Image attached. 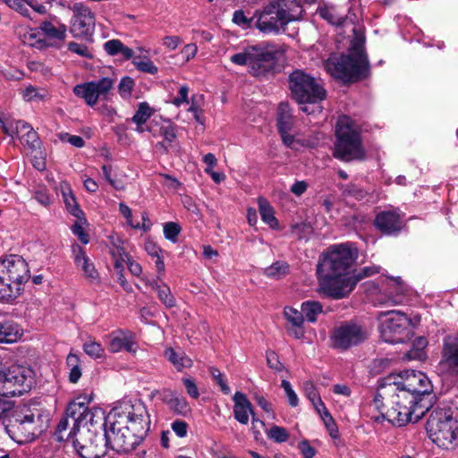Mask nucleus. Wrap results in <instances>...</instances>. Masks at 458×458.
Returning <instances> with one entry per match:
<instances>
[{
    "mask_svg": "<svg viewBox=\"0 0 458 458\" xmlns=\"http://www.w3.org/2000/svg\"><path fill=\"white\" fill-rule=\"evenodd\" d=\"M429 438L439 447L454 448L458 445V420L454 418L449 407H437L427 421Z\"/></svg>",
    "mask_w": 458,
    "mask_h": 458,
    "instance_id": "6e6552de",
    "label": "nucleus"
},
{
    "mask_svg": "<svg viewBox=\"0 0 458 458\" xmlns=\"http://www.w3.org/2000/svg\"><path fill=\"white\" fill-rule=\"evenodd\" d=\"M119 210L123 216L126 219L127 225H130L131 228L140 229L143 230L144 232L149 230V224L147 225L145 223L133 222L131 209L124 203H121L119 205Z\"/></svg>",
    "mask_w": 458,
    "mask_h": 458,
    "instance_id": "de8ad7c7",
    "label": "nucleus"
},
{
    "mask_svg": "<svg viewBox=\"0 0 458 458\" xmlns=\"http://www.w3.org/2000/svg\"><path fill=\"white\" fill-rule=\"evenodd\" d=\"M73 91L76 96L84 98L86 103L91 106L97 103L99 98L94 88V82L90 81L75 86Z\"/></svg>",
    "mask_w": 458,
    "mask_h": 458,
    "instance_id": "58836bf2",
    "label": "nucleus"
},
{
    "mask_svg": "<svg viewBox=\"0 0 458 458\" xmlns=\"http://www.w3.org/2000/svg\"><path fill=\"white\" fill-rule=\"evenodd\" d=\"M293 4L289 0H272L261 11H256L255 27L264 34H278L281 28L295 20L291 13Z\"/></svg>",
    "mask_w": 458,
    "mask_h": 458,
    "instance_id": "1a4fd4ad",
    "label": "nucleus"
},
{
    "mask_svg": "<svg viewBox=\"0 0 458 458\" xmlns=\"http://www.w3.org/2000/svg\"><path fill=\"white\" fill-rule=\"evenodd\" d=\"M150 117L151 116H132L129 122L136 125V131L139 132L148 131L154 135L160 133L163 134L165 139L168 141H172L175 138V132L172 127H159L157 123L153 124V122L148 121Z\"/></svg>",
    "mask_w": 458,
    "mask_h": 458,
    "instance_id": "393cba45",
    "label": "nucleus"
},
{
    "mask_svg": "<svg viewBox=\"0 0 458 458\" xmlns=\"http://www.w3.org/2000/svg\"><path fill=\"white\" fill-rule=\"evenodd\" d=\"M68 51L74 53L81 57L87 58V59H93L94 55L89 50V48L84 45L80 44L74 41L69 42L67 45Z\"/></svg>",
    "mask_w": 458,
    "mask_h": 458,
    "instance_id": "603ef678",
    "label": "nucleus"
},
{
    "mask_svg": "<svg viewBox=\"0 0 458 458\" xmlns=\"http://www.w3.org/2000/svg\"><path fill=\"white\" fill-rule=\"evenodd\" d=\"M409 326L410 319L403 313L391 310L381 319L380 336L386 343H403L409 337Z\"/></svg>",
    "mask_w": 458,
    "mask_h": 458,
    "instance_id": "ddd939ff",
    "label": "nucleus"
},
{
    "mask_svg": "<svg viewBox=\"0 0 458 458\" xmlns=\"http://www.w3.org/2000/svg\"><path fill=\"white\" fill-rule=\"evenodd\" d=\"M135 81L130 76H124L118 84V92L123 98L131 97Z\"/></svg>",
    "mask_w": 458,
    "mask_h": 458,
    "instance_id": "864d4df0",
    "label": "nucleus"
},
{
    "mask_svg": "<svg viewBox=\"0 0 458 458\" xmlns=\"http://www.w3.org/2000/svg\"><path fill=\"white\" fill-rule=\"evenodd\" d=\"M75 400H79V404L82 406L84 410L81 416H80V424L81 426H87L88 424L94 425L98 421L95 420L96 418L102 420L104 418V411L100 408H95L89 410L88 403L90 399L87 396H80Z\"/></svg>",
    "mask_w": 458,
    "mask_h": 458,
    "instance_id": "473e14b6",
    "label": "nucleus"
},
{
    "mask_svg": "<svg viewBox=\"0 0 458 458\" xmlns=\"http://www.w3.org/2000/svg\"><path fill=\"white\" fill-rule=\"evenodd\" d=\"M407 292V285L403 284L401 277H387L386 278V288L385 293L386 295V301H389L394 305L399 304L403 301V296Z\"/></svg>",
    "mask_w": 458,
    "mask_h": 458,
    "instance_id": "cd10ccee",
    "label": "nucleus"
},
{
    "mask_svg": "<svg viewBox=\"0 0 458 458\" xmlns=\"http://www.w3.org/2000/svg\"><path fill=\"white\" fill-rule=\"evenodd\" d=\"M171 428L173 431L179 437H184L187 435L188 431V424L181 420H174Z\"/></svg>",
    "mask_w": 458,
    "mask_h": 458,
    "instance_id": "69168bd1",
    "label": "nucleus"
},
{
    "mask_svg": "<svg viewBox=\"0 0 458 458\" xmlns=\"http://www.w3.org/2000/svg\"><path fill=\"white\" fill-rule=\"evenodd\" d=\"M428 345L426 337H417L412 343V348L407 352L408 360H423L426 357L425 348Z\"/></svg>",
    "mask_w": 458,
    "mask_h": 458,
    "instance_id": "37998d69",
    "label": "nucleus"
},
{
    "mask_svg": "<svg viewBox=\"0 0 458 458\" xmlns=\"http://www.w3.org/2000/svg\"><path fill=\"white\" fill-rule=\"evenodd\" d=\"M439 365L448 373L458 375V332L444 338Z\"/></svg>",
    "mask_w": 458,
    "mask_h": 458,
    "instance_id": "6ab92c4d",
    "label": "nucleus"
},
{
    "mask_svg": "<svg viewBox=\"0 0 458 458\" xmlns=\"http://www.w3.org/2000/svg\"><path fill=\"white\" fill-rule=\"evenodd\" d=\"M36 200L43 206H49L51 204V198L48 191L45 187H41L35 191Z\"/></svg>",
    "mask_w": 458,
    "mask_h": 458,
    "instance_id": "e2e57ef3",
    "label": "nucleus"
},
{
    "mask_svg": "<svg viewBox=\"0 0 458 458\" xmlns=\"http://www.w3.org/2000/svg\"><path fill=\"white\" fill-rule=\"evenodd\" d=\"M233 401L234 403V419L242 425L248 424L250 414H253V408L251 403L242 392H236L233 396Z\"/></svg>",
    "mask_w": 458,
    "mask_h": 458,
    "instance_id": "a878e982",
    "label": "nucleus"
},
{
    "mask_svg": "<svg viewBox=\"0 0 458 458\" xmlns=\"http://www.w3.org/2000/svg\"><path fill=\"white\" fill-rule=\"evenodd\" d=\"M66 364L70 368L69 381L71 383H77L82 374L79 356L74 353H69L66 358Z\"/></svg>",
    "mask_w": 458,
    "mask_h": 458,
    "instance_id": "a19ab883",
    "label": "nucleus"
},
{
    "mask_svg": "<svg viewBox=\"0 0 458 458\" xmlns=\"http://www.w3.org/2000/svg\"><path fill=\"white\" fill-rule=\"evenodd\" d=\"M344 193L352 196L357 199H362L367 194L364 190L352 183L346 185Z\"/></svg>",
    "mask_w": 458,
    "mask_h": 458,
    "instance_id": "338daca9",
    "label": "nucleus"
},
{
    "mask_svg": "<svg viewBox=\"0 0 458 458\" xmlns=\"http://www.w3.org/2000/svg\"><path fill=\"white\" fill-rule=\"evenodd\" d=\"M33 372L30 368L0 364V396L4 399L21 395L31 388Z\"/></svg>",
    "mask_w": 458,
    "mask_h": 458,
    "instance_id": "9d476101",
    "label": "nucleus"
},
{
    "mask_svg": "<svg viewBox=\"0 0 458 458\" xmlns=\"http://www.w3.org/2000/svg\"><path fill=\"white\" fill-rule=\"evenodd\" d=\"M302 388H303L304 394L310 400V403L320 398V395H319L315 385L312 382H310V381L304 382Z\"/></svg>",
    "mask_w": 458,
    "mask_h": 458,
    "instance_id": "680f3d73",
    "label": "nucleus"
},
{
    "mask_svg": "<svg viewBox=\"0 0 458 458\" xmlns=\"http://www.w3.org/2000/svg\"><path fill=\"white\" fill-rule=\"evenodd\" d=\"M289 273V266L284 261H276L264 269V275L273 279H280Z\"/></svg>",
    "mask_w": 458,
    "mask_h": 458,
    "instance_id": "a18cd8bd",
    "label": "nucleus"
},
{
    "mask_svg": "<svg viewBox=\"0 0 458 458\" xmlns=\"http://www.w3.org/2000/svg\"><path fill=\"white\" fill-rule=\"evenodd\" d=\"M84 225H87V222L83 223V221L78 219V221L75 222L74 225H72L71 230L72 233L75 236H77V238L81 241V243L88 244L89 242V236L83 228Z\"/></svg>",
    "mask_w": 458,
    "mask_h": 458,
    "instance_id": "13d9d810",
    "label": "nucleus"
},
{
    "mask_svg": "<svg viewBox=\"0 0 458 458\" xmlns=\"http://www.w3.org/2000/svg\"><path fill=\"white\" fill-rule=\"evenodd\" d=\"M104 50L109 55L114 56L119 54L124 60L133 58L134 52L131 48L125 46L120 39H110L104 44Z\"/></svg>",
    "mask_w": 458,
    "mask_h": 458,
    "instance_id": "e433bc0d",
    "label": "nucleus"
},
{
    "mask_svg": "<svg viewBox=\"0 0 458 458\" xmlns=\"http://www.w3.org/2000/svg\"><path fill=\"white\" fill-rule=\"evenodd\" d=\"M114 245V249L110 250V253L114 259V266L116 269L117 273L120 271L123 272V265L128 263L129 255L124 251V250L114 242H112Z\"/></svg>",
    "mask_w": 458,
    "mask_h": 458,
    "instance_id": "c03bdc74",
    "label": "nucleus"
},
{
    "mask_svg": "<svg viewBox=\"0 0 458 458\" xmlns=\"http://www.w3.org/2000/svg\"><path fill=\"white\" fill-rule=\"evenodd\" d=\"M291 97L298 104L304 105L301 109L307 114H321L320 105L327 98V90L315 77L301 69L293 70L288 77Z\"/></svg>",
    "mask_w": 458,
    "mask_h": 458,
    "instance_id": "423d86ee",
    "label": "nucleus"
},
{
    "mask_svg": "<svg viewBox=\"0 0 458 458\" xmlns=\"http://www.w3.org/2000/svg\"><path fill=\"white\" fill-rule=\"evenodd\" d=\"M368 329L353 321L344 322L334 327L329 339L332 348L345 352L363 344L369 338Z\"/></svg>",
    "mask_w": 458,
    "mask_h": 458,
    "instance_id": "f8f14e48",
    "label": "nucleus"
},
{
    "mask_svg": "<svg viewBox=\"0 0 458 458\" xmlns=\"http://www.w3.org/2000/svg\"><path fill=\"white\" fill-rule=\"evenodd\" d=\"M369 58H361L352 54H341L334 63L332 75L344 84L364 81L369 76Z\"/></svg>",
    "mask_w": 458,
    "mask_h": 458,
    "instance_id": "9b49d317",
    "label": "nucleus"
},
{
    "mask_svg": "<svg viewBox=\"0 0 458 458\" xmlns=\"http://www.w3.org/2000/svg\"><path fill=\"white\" fill-rule=\"evenodd\" d=\"M164 356L177 371L190 369L193 365V360L180 349L176 350L172 347H166L164 351Z\"/></svg>",
    "mask_w": 458,
    "mask_h": 458,
    "instance_id": "2f4dec72",
    "label": "nucleus"
},
{
    "mask_svg": "<svg viewBox=\"0 0 458 458\" xmlns=\"http://www.w3.org/2000/svg\"><path fill=\"white\" fill-rule=\"evenodd\" d=\"M23 335L22 328L14 321H0V344H13Z\"/></svg>",
    "mask_w": 458,
    "mask_h": 458,
    "instance_id": "7c9ffc66",
    "label": "nucleus"
},
{
    "mask_svg": "<svg viewBox=\"0 0 458 458\" xmlns=\"http://www.w3.org/2000/svg\"><path fill=\"white\" fill-rule=\"evenodd\" d=\"M21 295L19 288L11 283L5 275L0 274V301L4 303H12Z\"/></svg>",
    "mask_w": 458,
    "mask_h": 458,
    "instance_id": "c9c22d12",
    "label": "nucleus"
},
{
    "mask_svg": "<svg viewBox=\"0 0 458 458\" xmlns=\"http://www.w3.org/2000/svg\"><path fill=\"white\" fill-rule=\"evenodd\" d=\"M98 442L102 443L100 437H95L94 440H90L89 444L86 445H81L77 439L72 440L74 448L82 458H101L104 455V445H98Z\"/></svg>",
    "mask_w": 458,
    "mask_h": 458,
    "instance_id": "c756f323",
    "label": "nucleus"
},
{
    "mask_svg": "<svg viewBox=\"0 0 458 458\" xmlns=\"http://www.w3.org/2000/svg\"><path fill=\"white\" fill-rule=\"evenodd\" d=\"M259 209L261 219L264 223L267 224L271 228L277 226V220L275 216L274 208L267 199L263 198L259 199Z\"/></svg>",
    "mask_w": 458,
    "mask_h": 458,
    "instance_id": "ea45409f",
    "label": "nucleus"
},
{
    "mask_svg": "<svg viewBox=\"0 0 458 458\" xmlns=\"http://www.w3.org/2000/svg\"><path fill=\"white\" fill-rule=\"evenodd\" d=\"M73 15L70 22V32L74 38L91 35L95 28V14L86 5L77 3L72 7Z\"/></svg>",
    "mask_w": 458,
    "mask_h": 458,
    "instance_id": "dca6fc26",
    "label": "nucleus"
},
{
    "mask_svg": "<svg viewBox=\"0 0 458 458\" xmlns=\"http://www.w3.org/2000/svg\"><path fill=\"white\" fill-rule=\"evenodd\" d=\"M232 63L247 66L248 72L254 77L273 74L278 62V51L274 44L261 42L247 46L240 53L230 57Z\"/></svg>",
    "mask_w": 458,
    "mask_h": 458,
    "instance_id": "0eeeda50",
    "label": "nucleus"
},
{
    "mask_svg": "<svg viewBox=\"0 0 458 458\" xmlns=\"http://www.w3.org/2000/svg\"><path fill=\"white\" fill-rule=\"evenodd\" d=\"M181 232V227L178 224L174 222H169L164 225V234L165 237L173 242H175L177 241V237Z\"/></svg>",
    "mask_w": 458,
    "mask_h": 458,
    "instance_id": "bf43d9fd",
    "label": "nucleus"
},
{
    "mask_svg": "<svg viewBox=\"0 0 458 458\" xmlns=\"http://www.w3.org/2000/svg\"><path fill=\"white\" fill-rule=\"evenodd\" d=\"M72 259L77 268L83 272L84 276L92 283L99 280V275L94 263L86 254L85 250L78 243L72 245Z\"/></svg>",
    "mask_w": 458,
    "mask_h": 458,
    "instance_id": "4be33fe9",
    "label": "nucleus"
},
{
    "mask_svg": "<svg viewBox=\"0 0 458 458\" xmlns=\"http://www.w3.org/2000/svg\"><path fill=\"white\" fill-rule=\"evenodd\" d=\"M400 380L393 377L392 383L398 386L394 403L401 405L402 410L389 408L384 413L393 425L402 427L409 422H417L428 411L430 401L427 400L432 393L429 378L421 371L406 370L398 376Z\"/></svg>",
    "mask_w": 458,
    "mask_h": 458,
    "instance_id": "f03ea898",
    "label": "nucleus"
},
{
    "mask_svg": "<svg viewBox=\"0 0 458 458\" xmlns=\"http://www.w3.org/2000/svg\"><path fill=\"white\" fill-rule=\"evenodd\" d=\"M0 274L5 275L11 279V283L15 284V288H19L21 294L24 284L30 277L27 262L18 255H10L4 259H0Z\"/></svg>",
    "mask_w": 458,
    "mask_h": 458,
    "instance_id": "4468645a",
    "label": "nucleus"
},
{
    "mask_svg": "<svg viewBox=\"0 0 458 458\" xmlns=\"http://www.w3.org/2000/svg\"><path fill=\"white\" fill-rule=\"evenodd\" d=\"M361 126L352 116H339L335 127L333 156L343 162L364 161L367 157Z\"/></svg>",
    "mask_w": 458,
    "mask_h": 458,
    "instance_id": "39448f33",
    "label": "nucleus"
},
{
    "mask_svg": "<svg viewBox=\"0 0 458 458\" xmlns=\"http://www.w3.org/2000/svg\"><path fill=\"white\" fill-rule=\"evenodd\" d=\"M104 427L105 445L116 453H129L147 436L150 418L140 400H123L105 417Z\"/></svg>",
    "mask_w": 458,
    "mask_h": 458,
    "instance_id": "f257e3e1",
    "label": "nucleus"
},
{
    "mask_svg": "<svg viewBox=\"0 0 458 458\" xmlns=\"http://www.w3.org/2000/svg\"><path fill=\"white\" fill-rule=\"evenodd\" d=\"M393 377L385 378L382 383L379 384L377 394L373 400V404L377 410L379 411L382 417L386 419L385 412L389 408H397L402 410L401 405H397L394 400L397 396L398 386L392 383Z\"/></svg>",
    "mask_w": 458,
    "mask_h": 458,
    "instance_id": "f3484780",
    "label": "nucleus"
},
{
    "mask_svg": "<svg viewBox=\"0 0 458 458\" xmlns=\"http://www.w3.org/2000/svg\"><path fill=\"white\" fill-rule=\"evenodd\" d=\"M141 281L144 282L146 286L150 287L157 293L158 300L165 308L171 309L176 306V299L172 293L169 285L160 276H156L152 279L142 277Z\"/></svg>",
    "mask_w": 458,
    "mask_h": 458,
    "instance_id": "5701e85b",
    "label": "nucleus"
},
{
    "mask_svg": "<svg viewBox=\"0 0 458 458\" xmlns=\"http://www.w3.org/2000/svg\"><path fill=\"white\" fill-rule=\"evenodd\" d=\"M59 190L68 212L77 219L86 223L84 212L80 208L70 183L66 181L61 182L59 184Z\"/></svg>",
    "mask_w": 458,
    "mask_h": 458,
    "instance_id": "bb28decb",
    "label": "nucleus"
},
{
    "mask_svg": "<svg viewBox=\"0 0 458 458\" xmlns=\"http://www.w3.org/2000/svg\"><path fill=\"white\" fill-rule=\"evenodd\" d=\"M323 307L320 302L316 301H304L301 304V312L309 322H315L318 315L321 314Z\"/></svg>",
    "mask_w": 458,
    "mask_h": 458,
    "instance_id": "79ce46f5",
    "label": "nucleus"
},
{
    "mask_svg": "<svg viewBox=\"0 0 458 458\" xmlns=\"http://www.w3.org/2000/svg\"><path fill=\"white\" fill-rule=\"evenodd\" d=\"M11 9L18 12L24 17L30 16V10L26 6L27 0H0Z\"/></svg>",
    "mask_w": 458,
    "mask_h": 458,
    "instance_id": "6e6d98bb",
    "label": "nucleus"
},
{
    "mask_svg": "<svg viewBox=\"0 0 458 458\" xmlns=\"http://www.w3.org/2000/svg\"><path fill=\"white\" fill-rule=\"evenodd\" d=\"M49 412L38 405L23 404L11 413L6 431L17 442H28L41 435L48 428Z\"/></svg>",
    "mask_w": 458,
    "mask_h": 458,
    "instance_id": "20e7f679",
    "label": "nucleus"
},
{
    "mask_svg": "<svg viewBox=\"0 0 458 458\" xmlns=\"http://www.w3.org/2000/svg\"><path fill=\"white\" fill-rule=\"evenodd\" d=\"M374 223L381 233L387 235L398 233L404 225L402 214L397 208H390L377 213Z\"/></svg>",
    "mask_w": 458,
    "mask_h": 458,
    "instance_id": "a211bd4d",
    "label": "nucleus"
},
{
    "mask_svg": "<svg viewBox=\"0 0 458 458\" xmlns=\"http://www.w3.org/2000/svg\"><path fill=\"white\" fill-rule=\"evenodd\" d=\"M267 437L276 443H284L289 437L288 430L283 427L273 425L269 429H266Z\"/></svg>",
    "mask_w": 458,
    "mask_h": 458,
    "instance_id": "49530a36",
    "label": "nucleus"
},
{
    "mask_svg": "<svg viewBox=\"0 0 458 458\" xmlns=\"http://www.w3.org/2000/svg\"><path fill=\"white\" fill-rule=\"evenodd\" d=\"M83 411L82 406L79 404V400L70 403L65 416L61 419L55 430L58 441L74 440L73 437L81 428L80 416Z\"/></svg>",
    "mask_w": 458,
    "mask_h": 458,
    "instance_id": "2eb2a0df",
    "label": "nucleus"
},
{
    "mask_svg": "<svg viewBox=\"0 0 458 458\" xmlns=\"http://www.w3.org/2000/svg\"><path fill=\"white\" fill-rule=\"evenodd\" d=\"M357 258L358 250L351 242L328 248L317 268L321 293L335 300L347 296L355 287L350 269Z\"/></svg>",
    "mask_w": 458,
    "mask_h": 458,
    "instance_id": "7ed1b4c3",
    "label": "nucleus"
},
{
    "mask_svg": "<svg viewBox=\"0 0 458 458\" xmlns=\"http://www.w3.org/2000/svg\"><path fill=\"white\" fill-rule=\"evenodd\" d=\"M132 64L137 68V70L141 72L154 75L158 72L157 67L149 58L140 60V57H134L132 59Z\"/></svg>",
    "mask_w": 458,
    "mask_h": 458,
    "instance_id": "8fccbe9b",
    "label": "nucleus"
},
{
    "mask_svg": "<svg viewBox=\"0 0 458 458\" xmlns=\"http://www.w3.org/2000/svg\"><path fill=\"white\" fill-rule=\"evenodd\" d=\"M381 267L376 265L367 266L362 267L360 271H358L356 274L352 276V278L353 281H355V284L360 281L361 279H364L366 277H369L371 276H374L376 274L380 273Z\"/></svg>",
    "mask_w": 458,
    "mask_h": 458,
    "instance_id": "5fc2aeb1",
    "label": "nucleus"
},
{
    "mask_svg": "<svg viewBox=\"0 0 458 458\" xmlns=\"http://www.w3.org/2000/svg\"><path fill=\"white\" fill-rule=\"evenodd\" d=\"M352 34V38L346 54H352L361 58H369L365 50L366 37L364 31L354 27Z\"/></svg>",
    "mask_w": 458,
    "mask_h": 458,
    "instance_id": "f704fd0d",
    "label": "nucleus"
},
{
    "mask_svg": "<svg viewBox=\"0 0 458 458\" xmlns=\"http://www.w3.org/2000/svg\"><path fill=\"white\" fill-rule=\"evenodd\" d=\"M84 352L93 359H98L104 356L105 350L102 345L95 341L89 340L83 344Z\"/></svg>",
    "mask_w": 458,
    "mask_h": 458,
    "instance_id": "3c124183",
    "label": "nucleus"
},
{
    "mask_svg": "<svg viewBox=\"0 0 458 458\" xmlns=\"http://www.w3.org/2000/svg\"><path fill=\"white\" fill-rule=\"evenodd\" d=\"M39 30L50 39L63 41L66 38L67 26L64 23H59L58 26H55L50 21H43L39 25Z\"/></svg>",
    "mask_w": 458,
    "mask_h": 458,
    "instance_id": "4c0bfd02",
    "label": "nucleus"
},
{
    "mask_svg": "<svg viewBox=\"0 0 458 458\" xmlns=\"http://www.w3.org/2000/svg\"><path fill=\"white\" fill-rule=\"evenodd\" d=\"M284 317L285 318L287 324L285 326L286 331L289 335L301 339L305 335L304 329V318L301 310L285 307L284 310Z\"/></svg>",
    "mask_w": 458,
    "mask_h": 458,
    "instance_id": "b1692460",
    "label": "nucleus"
},
{
    "mask_svg": "<svg viewBox=\"0 0 458 458\" xmlns=\"http://www.w3.org/2000/svg\"><path fill=\"white\" fill-rule=\"evenodd\" d=\"M182 382L185 386V388H186V391H187V394L191 397V398H194V399H197L199 398V389L195 384V382L193 381V379L190 378V377H186V378H183L182 379Z\"/></svg>",
    "mask_w": 458,
    "mask_h": 458,
    "instance_id": "774afa93",
    "label": "nucleus"
},
{
    "mask_svg": "<svg viewBox=\"0 0 458 458\" xmlns=\"http://www.w3.org/2000/svg\"><path fill=\"white\" fill-rule=\"evenodd\" d=\"M317 13L323 20L335 27L344 26L347 20L346 16L338 15L335 13V6L334 4H330L325 2L319 4L317 9Z\"/></svg>",
    "mask_w": 458,
    "mask_h": 458,
    "instance_id": "72a5a7b5",
    "label": "nucleus"
},
{
    "mask_svg": "<svg viewBox=\"0 0 458 458\" xmlns=\"http://www.w3.org/2000/svg\"><path fill=\"white\" fill-rule=\"evenodd\" d=\"M94 82V88L98 95L105 96L113 88L114 81L113 79L104 77Z\"/></svg>",
    "mask_w": 458,
    "mask_h": 458,
    "instance_id": "4d7b16f0",
    "label": "nucleus"
},
{
    "mask_svg": "<svg viewBox=\"0 0 458 458\" xmlns=\"http://www.w3.org/2000/svg\"><path fill=\"white\" fill-rule=\"evenodd\" d=\"M256 13L250 18H247L242 10H236L233 15V22L243 29H250L255 26Z\"/></svg>",
    "mask_w": 458,
    "mask_h": 458,
    "instance_id": "09e8293b",
    "label": "nucleus"
},
{
    "mask_svg": "<svg viewBox=\"0 0 458 458\" xmlns=\"http://www.w3.org/2000/svg\"><path fill=\"white\" fill-rule=\"evenodd\" d=\"M188 95H189V87L187 85L181 86L178 90L177 97H175L174 98L173 103L177 106H180L183 103L188 104L189 103Z\"/></svg>",
    "mask_w": 458,
    "mask_h": 458,
    "instance_id": "0e129e2a",
    "label": "nucleus"
},
{
    "mask_svg": "<svg viewBox=\"0 0 458 458\" xmlns=\"http://www.w3.org/2000/svg\"><path fill=\"white\" fill-rule=\"evenodd\" d=\"M9 116H0V124L5 134L13 137L16 135L26 143H32L37 140V133L26 122L18 120L14 123L8 121Z\"/></svg>",
    "mask_w": 458,
    "mask_h": 458,
    "instance_id": "aec40b11",
    "label": "nucleus"
},
{
    "mask_svg": "<svg viewBox=\"0 0 458 458\" xmlns=\"http://www.w3.org/2000/svg\"><path fill=\"white\" fill-rule=\"evenodd\" d=\"M163 400L168 408L176 414L186 416L191 412V407L185 397L177 394L175 392L165 390Z\"/></svg>",
    "mask_w": 458,
    "mask_h": 458,
    "instance_id": "c85d7f7f",
    "label": "nucleus"
},
{
    "mask_svg": "<svg viewBox=\"0 0 458 458\" xmlns=\"http://www.w3.org/2000/svg\"><path fill=\"white\" fill-rule=\"evenodd\" d=\"M107 347L114 353L122 351L134 353L137 351L135 335L128 330L114 331L108 336Z\"/></svg>",
    "mask_w": 458,
    "mask_h": 458,
    "instance_id": "412c9836",
    "label": "nucleus"
},
{
    "mask_svg": "<svg viewBox=\"0 0 458 458\" xmlns=\"http://www.w3.org/2000/svg\"><path fill=\"white\" fill-rule=\"evenodd\" d=\"M281 386L284 389L285 395L288 398L289 404L292 407H296L299 404V398L293 390L291 383L285 379L282 380Z\"/></svg>",
    "mask_w": 458,
    "mask_h": 458,
    "instance_id": "052dcab7",
    "label": "nucleus"
}]
</instances>
